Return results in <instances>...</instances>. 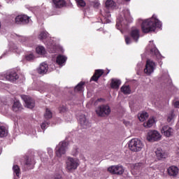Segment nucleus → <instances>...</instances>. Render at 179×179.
Instances as JSON below:
<instances>
[{
	"label": "nucleus",
	"instance_id": "obj_5",
	"mask_svg": "<svg viewBox=\"0 0 179 179\" xmlns=\"http://www.w3.org/2000/svg\"><path fill=\"white\" fill-rule=\"evenodd\" d=\"M96 113L98 117H108L111 113V108L108 105H101L96 108Z\"/></svg>",
	"mask_w": 179,
	"mask_h": 179
},
{
	"label": "nucleus",
	"instance_id": "obj_28",
	"mask_svg": "<svg viewBox=\"0 0 179 179\" xmlns=\"http://www.w3.org/2000/svg\"><path fill=\"white\" fill-rule=\"evenodd\" d=\"M8 136V129L5 126H0V138Z\"/></svg>",
	"mask_w": 179,
	"mask_h": 179
},
{
	"label": "nucleus",
	"instance_id": "obj_9",
	"mask_svg": "<svg viewBox=\"0 0 179 179\" xmlns=\"http://www.w3.org/2000/svg\"><path fill=\"white\" fill-rule=\"evenodd\" d=\"M108 171L111 174H116L117 176H121L124 174V167L121 165L111 166L108 168Z\"/></svg>",
	"mask_w": 179,
	"mask_h": 179
},
{
	"label": "nucleus",
	"instance_id": "obj_54",
	"mask_svg": "<svg viewBox=\"0 0 179 179\" xmlns=\"http://www.w3.org/2000/svg\"><path fill=\"white\" fill-rule=\"evenodd\" d=\"M14 179H16V178H14Z\"/></svg>",
	"mask_w": 179,
	"mask_h": 179
},
{
	"label": "nucleus",
	"instance_id": "obj_12",
	"mask_svg": "<svg viewBox=\"0 0 179 179\" xmlns=\"http://www.w3.org/2000/svg\"><path fill=\"white\" fill-rule=\"evenodd\" d=\"M30 22V17L26 15H17L15 17V23L17 24H20L22 23V24H27Z\"/></svg>",
	"mask_w": 179,
	"mask_h": 179
},
{
	"label": "nucleus",
	"instance_id": "obj_49",
	"mask_svg": "<svg viewBox=\"0 0 179 179\" xmlns=\"http://www.w3.org/2000/svg\"><path fill=\"white\" fill-rule=\"evenodd\" d=\"M26 40H27V38H26V37H24V36H22L21 37V41H26Z\"/></svg>",
	"mask_w": 179,
	"mask_h": 179
},
{
	"label": "nucleus",
	"instance_id": "obj_35",
	"mask_svg": "<svg viewBox=\"0 0 179 179\" xmlns=\"http://www.w3.org/2000/svg\"><path fill=\"white\" fill-rule=\"evenodd\" d=\"M78 8H85L86 6V2L85 0H75Z\"/></svg>",
	"mask_w": 179,
	"mask_h": 179
},
{
	"label": "nucleus",
	"instance_id": "obj_43",
	"mask_svg": "<svg viewBox=\"0 0 179 179\" xmlns=\"http://www.w3.org/2000/svg\"><path fill=\"white\" fill-rule=\"evenodd\" d=\"M10 51L16 52L17 51L16 50H17V46L13 45V46H11L10 48Z\"/></svg>",
	"mask_w": 179,
	"mask_h": 179
},
{
	"label": "nucleus",
	"instance_id": "obj_2",
	"mask_svg": "<svg viewBox=\"0 0 179 179\" xmlns=\"http://www.w3.org/2000/svg\"><path fill=\"white\" fill-rule=\"evenodd\" d=\"M131 20V13L129 10H124L122 15H120L117 19L116 28L117 30H121L122 27H125Z\"/></svg>",
	"mask_w": 179,
	"mask_h": 179
},
{
	"label": "nucleus",
	"instance_id": "obj_48",
	"mask_svg": "<svg viewBox=\"0 0 179 179\" xmlns=\"http://www.w3.org/2000/svg\"><path fill=\"white\" fill-rule=\"evenodd\" d=\"M105 16L106 17H110V16H111V15L110 14V12H107L106 14L105 15Z\"/></svg>",
	"mask_w": 179,
	"mask_h": 179
},
{
	"label": "nucleus",
	"instance_id": "obj_40",
	"mask_svg": "<svg viewBox=\"0 0 179 179\" xmlns=\"http://www.w3.org/2000/svg\"><path fill=\"white\" fill-rule=\"evenodd\" d=\"M78 153H79V149L77 147H76L72 152V155L73 156H78Z\"/></svg>",
	"mask_w": 179,
	"mask_h": 179
},
{
	"label": "nucleus",
	"instance_id": "obj_4",
	"mask_svg": "<svg viewBox=\"0 0 179 179\" xmlns=\"http://www.w3.org/2000/svg\"><path fill=\"white\" fill-rule=\"evenodd\" d=\"M69 143L66 141H61L55 148V154L57 157H62L63 155L66 153Z\"/></svg>",
	"mask_w": 179,
	"mask_h": 179
},
{
	"label": "nucleus",
	"instance_id": "obj_36",
	"mask_svg": "<svg viewBox=\"0 0 179 179\" xmlns=\"http://www.w3.org/2000/svg\"><path fill=\"white\" fill-rule=\"evenodd\" d=\"M176 117V115L174 114L173 111H171L169 115L167 117V121L169 122H173L174 121V118Z\"/></svg>",
	"mask_w": 179,
	"mask_h": 179
},
{
	"label": "nucleus",
	"instance_id": "obj_22",
	"mask_svg": "<svg viewBox=\"0 0 179 179\" xmlns=\"http://www.w3.org/2000/svg\"><path fill=\"white\" fill-rule=\"evenodd\" d=\"M13 173L14 177H17L18 178H20V174H22V172L20 171V167H19L18 165L13 166Z\"/></svg>",
	"mask_w": 179,
	"mask_h": 179
},
{
	"label": "nucleus",
	"instance_id": "obj_6",
	"mask_svg": "<svg viewBox=\"0 0 179 179\" xmlns=\"http://www.w3.org/2000/svg\"><path fill=\"white\" fill-rule=\"evenodd\" d=\"M79 167V159L71 157H67L66 161V169L68 171H72V170H76Z\"/></svg>",
	"mask_w": 179,
	"mask_h": 179
},
{
	"label": "nucleus",
	"instance_id": "obj_13",
	"mask_svg": "<svg viewBox=\"0 0 179 179\" xmlns=\"http://www.w3.org/2000/svg\"><path fill=\"white\" fill-rule=\"evenodd\" d=\"M161 132L166 138H170V136H173L174 129L169 126H164L161 130Z\"/></svg>",
	"mask_w": 179,
	"mask_h": 179
},
{
	"label": "nucleus",
	"instance_id": "obj_10",
	"mask_svg": "<svg viewBox=\"0 0 179 179\" xmlns=\"http://www.w3.org/2000/svg\"><path fill=\"white\" fill-rule=\"evenodd\" d=\"M5 78L9 82H16L19 79V76L16 71L13 70H9L4 74Z\"/></svg>",
	"mask_w": 179,
	"mask_h": 179
},
{
	"label": "nucleus",
	"instance_id": "obj_1",
	"mask_svg": "<svg viewBox=\"0 0 179 179\" xmlns=\"http://www.w3.org/2000/svg\"><path fill=\"white\" fill-rule=\"evenodd\" d=\"M156 27L162 28V22L156 18V15H152V17L145 20L141 24V29L143 33H149L150 31H155Z\"/></svg>",
	"mask_w": 179,
	"mask_h": 179
},
{
	"label": "nucleus",
	"instance_id": "obj_20",
	"mask_svg": "<svg viewBox=\"0 0 179 179\" xmlns=\"http://www.w3.org/2000/svg\"><path fill=\"white\" fill-rule=\"evenodd\" d=\"M168 173L169 174V176H171L172 177H176V176L178 174V168L174 166H170L168 169Z\"/></svg>",
	"mask_w": 179,
	"mask_h": 179
},
{
	"label": "nucleus",
	"instance_id": "obj_17",
	"mask_svg": "<svg viewBox=\"0 0 179 179\" xmlns=\"http://www.w3.org/2000/svg\"><path fill=\"white\" fill-rule=\"evenodd\" d=\"M103 73H104V71L101 69L96 70L94 74L91 78L90 80H93L94 82H97L99 80V78L101 76H102Z\"/></svg>",
	"mask_w": 179,
	"mask_h": 179
},
{
	"label": "nucleus",
	"instance_id": "obj_7",
	"mask_svg": "<svg viewBox=\"0 0 179 179\" xmlns=\"http://www.w3.org/2000/svg\"><path fill=\"white\" fill-rule=\"evenodd\" d=\"M155 69H156V63L153 60L147 59L144 73L149 76L155 72Z\"/></svg>",
	"mask_w": 179,
	"mask_h": 179
},
{
	"label": "nucleus",
	"instance_id": "obj_23",
	"mask_svg": "<svg viewBox=\"0 0 179 179\" xmlns=\"http://www.w3.org/2000/svg\"><path fill=\"white\" fill-rule=\"evenodd\" d=\"M121 85V80L118 79H112L110 86L112 89H118Z\"/></svg>",
	"mask_w": 179,
	"mask_h": 179
},
{
	"label": "nucleus",
	"instance_id": "obj_24",
	"mask_svg": "<svg viewBox=\"0 0 179 179\" xmlns=\"http://www.w3.org/2000/svg\"><path fill=\"white\" fill-rule=\"evenodd\" d=\"M13 110L17 113V111H20L22 110V103L19 101H14L13 105Z\"/></svg>",
	"mask_w": 179,
	"mask_h": 179
},
{
	"label": "nucleus",
	"instance_id": "obj_34",
	"mask_svg": "<svg viewBox=\"0 0 179 179\" xmlns=\"http://www.w3.org/2000/svg\"><path fill=\"white\" fill-rule=\"evenodd\" d=\"M105 5L106 8H114L115 6V2L113 0H107Z\"/></svg>",
	"mask_w": 179,
	"mask_h": 179
},
{
	"label": "nucleus",
	"instance_id": "obj_38",
	"mask_svg": "<svg viewBox=\"0 0 179 179\" xmlns=\"http://www.w3.org/2000/svg\"><path fill=\"white\" fill-rule=\"evenodd\" d=\"M25 59H27V61H33V59H34V55L32 53L27 55L25 56Z\"/></svg>",
	"mask_w": 179,
	"mask_h": 179
},
{
	"label": "nucleus",
	"instance_id": "obj_18",
	"mask_svg": "<svg viewBox=\"0 0 179 179\" xmlns=\"http://www.w3.org/2000/svg\"><path fill=\"white\" fill-rule=\"evenodd\" d=\"M155 154L158 159H166L167 157V153L164 152L162 148H159L155 151Z\"/></svg>",
	"mask_w": 179,
	"mask_h": 179
},
{
	"label": "nucleus",
	"instance_id": "obj_50",
	"mask_svg": "<svg viewBox=\"0 0 179 179\" xmlns=\"http://www.w3.org/2000/svg\"><path fill=\"white\" fill-rule=\"evenodd\" d=\"M176 155H179V147H177L176 150Z\"/></svg>",
	"mask_w": 179,
	"mask_h": 179
},
{
	"label": "nucleus",
	"instance_id": "obj_15",
	"mask_svg": "<svg viewBox=\"0 0 179 179\" xmlns=\"http://www.w3.org/2000/svg\"><path fill=\"white\" fill-rule=\"evenodd\" d=\"M79 122L84 128H89V127H90V123H89V121H87V119H86V115H81L80 116Z\"/></svg>",
	"mask_w": 179,
	"mask_h": 179
},
{
	"label": "nucleus",
	"instance_id": "obj_11",
	"mask_svg": "<svg viewBox=\"0 0 179 179\" xmlns=\"http://www.w3.org/2000/svg\"><path fill=\"white\" fill-rule=\"evenodd\" d=\"M21 99L24 101L25 107L27 108H34L36 103L33 99H31L30 96L27 95H21Z\"/></svg>",
	"mask_w": 179,
	"mask_h": 179
},
{
	"label": "nucleus",
	"instance_id": "obj_8",
	"mask_svg": "<svg viewBox=\"0 0 179 179\" xmlns=\"http://www.w3.org/2000/svg\"><path fill=\"white\" fill-rule=\"evenodd\" d=\"M162 139V135L156 130L150 131L148 133L147 141L148 142H157Z\"/></svg>",
	"mask_w": 179,
	"mask_h": 179
},
{
	"label": "nucleus",
	"instance_id": "obj_29",
	"mask_svg": "<svg viewBox=\"0 0 179 179\" xmlns=\"http://www.w3.org/2000/svg\"><path fill=\"white\" fill-rule=\"evenodd\" d=\"M36 54H38V55H45V48L41 45L36 47Z\"/></svg>",
	"mask_w": 179,
	"mask_h": 179
},
{
	"label": "nucleus",
	"instance_id": "obj_39",
	"mask_svg": "<svg viewBox=\"0 0 179 179\" xmlns=\"http://www.w3.org/2000/svg\"><path fill=\"white\" fill-rule=\"evenodd\" d=\"M49 125H50V123L48 122H43L41 125V128L42 129H45L48 128Z\"/></svg>",
	"mask_w": 179,
	"mask_h": 179
},
{
	"label": "nucleus",
	"instance_id": "obj_25",
	"mask_svg": "<svg viewBox=\"0 0 179 179\" xmlns=\"http://www.w3.org/2000/svg\"><path fill=\"white\" fill-rule=\"evenodd\" d=\"M55 8H64L65 6V0H53Z\"/></svg>",
	"mask_w": 179,
	"mask_h": 179
},
{
	"label": "nucleus",
	"instance_id": "obj_42",
	"mask_svg": "<svg viewBox=\"0 0 179 179\" xmlns=\"http://www.w3.org/2000/svg\"><path fill=\"white\" fill-rule=\"evenodd\" d=\"M125 42H126V44H131V38L129 37H125Z\"/></svg>",
	"mask_w": 179,
	"mask_h": 179
},
{
	"label": "nucleus",
	"instance_id": "obj_41",
	"mask_svg": "<svg viewBox=\"0 0 179 179\" xmlns=\"http://www.w3.org/2000/svg\"><path fill=\"white\" fill-rule=\"evenodd\" d=\"M93 6L94 8H99V6H100V3L99 2V1L95 0L93 1Z\"/></svg>",
	"mask_w": 179,
	"mask_h": 179
},
{
	"label": "nucleus",
	"instance_id": "obj_19",
	"mask_svg": "<svg viewBox=\"0 0 179 179\" xmlns=\"http://www.w3.org/2000/svg\"><path fill=\"white\" fill-rule=\"evenodd\" d=\"M131 37H132L133 40L137 43L138 40H139V29L135 28L133 29L131 31Z\"/></svg>",
	"mask_w": 179,
	"mask_h": 179
},
{
	"label": "nucleus",
	"instance_id": "obj_33",
	"mask_svg": "<svg viewBox=\"0 0 179 179\" xmlns=\"http://www.w3.org/2000/svg\"><path fill=\"white\" fill-rule=\"evenodd\" d=\"M48 33L47 31H42L38 36L39 40H45V38H48Z\"/></svg>",
	"mask_w": 179,
	"mask_h": 179
},
{
	"label": "nucleus",
	"instance_id": "obj_3",
	"mask_svg": "<svg viewBox=\"0 0 179 179\" xmlns=\"http://www.w3.org/2000/svg\"><path fill=\"white\" fill-rule=\"evenodd\" d=\"M143 146V143L138 138H133L129 142V148L131 152H141Z\"/></svg>",
	"mask_w": 179,
	"mask_h": 179
},
{
	"label": "nucleus",
	"instance_id": "obj_44",
	"mask_svg": "<svg viewBox=\"0 0 179 179\" xmlns=\"http://www.w3.org/2000/svg\"><path fill=\"white\" fill-rule=\"evenodd\" d=\"M59 111L62 113H65V111H66V108H65V106H62L59 108Z\"/></svg>",
	"mask_w": 179,
	"mask_h": 179
},
{
	"label": "nucleus",
	"instance_id": "obj_21",
	"mask_svg": "<svg viewBox=\"0 0 179 179\" xmlns=\"http://www.w3.org/2000/svg\"><path fill=\"white\" fill-rule=\"evenodd\" d=\"M150 54L153 55V57H156L157 59H162V57L160 54V52H159V50L156 48V47H154L150 49Z\"/></svg>",
	"mask_w": 179,
	"mask_h": 179
},
{
	"label": "nucleus",
	"instance_id": "obj_47",
	"mask_svg": "<svg viewBox=\"0 0 179 179\" xmlns=\"http://www.w3.org/2000/svg\"><path fill=\"white\" fill-rule=\"evenodd\" d=\"M174 107H176V108H179V101L175 102Z\"/></svg>",
	"mask_w": 179,
	"mask_h": 179
},
{
	"label": "nucleus",
	"instance_id": "obj_27",
	"mask_svg": "<svg viewBox=\"0 0 179 179\" xmlns=\"http://www.w3.org/2000/svg\"><path fill=\"white\" fill-rule=\"evenodd\" d=\"M149 117V114L147 112H143L141 113H138V118L139 121L143 122Z\"/></svg>",
	"mask_w": 179,
	"mask_h": 179
},
{
	"label": "nucleus",
	"instance_id": "obj_37",
	"mask_svg": "<svg viewBox=\"0 0 179 179\" xmlns=\"http://www.w3.org/2000/svg\"><path fill=\"white\" fill-rule=\"evenodd\" d=\"M44 117L45 118H46V120H50V118H52V113H51V110L46 109Z\"/></svg>",
	"mask_w": 179,
	"mask_h": 179
},
{
	"label": "nucleus",
	"instance_id": "obj_32",
	"mask_svg": "<svg viewBox=\"0 0 179 179\" xmlns=\"http://www.w3.org/2000/svg\"><path fill=\"white\" fill-rule=\"evenodd\" d=\"M83 86H85V82H80L74 88L75 92H83Z\"/></svg>",
	"mask_w": 179,
	"mask_h": 179
},
{
	"label": "nucleus",
	"instance_id": "obj_53",
	"mask_svg": "<svg viewBox=\"0 0 179 179\" xmlns=\"http://www.w3.org/2000/svg\"><path fill=\"white\" fill-rule=\"evenodd\" d=\"M0 27H1V23H0Z\"/></svg>",
	"mask_w": 179,
	"mask_h": 179
},
{
	"label": "nucleus",
	"instance_id": "obj_51",
	"mask_svg": "<svg viewBox=\"0 0 179 179\" xmlns=\"http://www.w3.org/2000/svg\"><path fill=\"white\" fill-rule=\"evenodd\" d=\"M2 153V148H0V155Z\"/></svg>",
	"mask_w": 179,
	"mask_h": 179
},
{
	"label": "nucleus",
	"instance_id": "obj_52",
	"mask_svg": "<svg viewBox=\"0 0 179 179\" xmlns=\"http://www.w3.org/2000/svg\"><path fill=\"white\" fill-rule=\"evenodd\" d=\"M125 1H131V0H125Z\"/></svg>",
	"mask_w": 179,
	"mask_h": 179
},
{
	"label": "nucleus",
	"instance_id": "obj_46",
	"mask_svg": "<svg viewBox=\"0 0 179 179\" xmlns=\"http://www.w3.org/2000/svg\"><path fill=\"white\" fill-rule=\"evenodd\" d=\"M54 179H62V176L60 174H57L55 176Z\"/></svg>",
	"mask_w": 179,
	"mask_h": 179
},
{
	"label": "nucleus",
	"instance_id": "obj_26",
	"mask_svg": "<svg viewBox=\"0 0 179 179\" xmlns=\"http://www.w3.org/2000/svg\"><path fill=\"white\" fill-rule=\"evenodd\" d=\"M66 57L60 55L57 56L56 62L58 65H62V64H65V62H66Z\"/></svg>",
	"mask_w": 179,
	"mask_h": 179
},
{
	"label": "nucleus",
	"instance_id": "obj_45",
	"mask_svg": "<svg viewBox=\"0 0 179 179\" xmlns=\"http://www.w3.org/2000/svg\"><path fill=\"white\" fill-rule=\"evenodd\" d=\"M48 152L49 153L50 156H52V153H54V152L52 151V149L51 148L48 149Z\"/></svg>",
	"mask_w": 179,
	"mask_h": 179
},
{
	"label": "nucleus",
	"instance_id": "obj_31",
	"mask_svg": "<svg viewBox=\"0 0 179 179\" xmlns=\"http://www.w3.org/2000/svg\"><path fill=\"white\" fill-rule=\"evenodd\" d=\"M121 92L124 93V94H129L131 93V88L129 85H124L121 87Z\"/></svg>",
	"mask_w": 179,
	"mask_h": 179
},
{
	"label": "nucleus",
	"instance_id": "obj_14",
	"mask_svg": "<svg viewBox=\"0 0 179 179\" xmlns=\"http://www.w3.org/2000/svg\"><path fill=\"white\" fill-rule=\"evenodd\" d=\"M37 72L39 75H45L48 72V64L45 62L41 63L37 69Z\"/></svg>",
	"mask_w": 179,
	"mask_h": 179
},
{
	"label": "nucleus",
	"instance_id": "obj_16",
	"mask_svg": "<svg viewBox=\"0 0 179 179\" xmlns=\"http://www.w3.org/2000/svg\"><path fill=\"white\" fill-rule=\"evenodd\" d=\"M36 164V161L34 160V157H27L25 165L27 166V169L31 170V169H34V165Z\"/></svg>",
	"mask_w": 179,
	"mask_h": 179
},
{
	"label": "nucleus",
	"instance_id": "obj_30",
	"mask_svg": "<svg viewBox=\"0 0 179 179\" xmlns=\"http://www.w3.org/2000/svg\"><path fill=\"white\" fill-rule=\"evenodd\" d=\"M155 124V119L153 117L150 118L147 122L144 123V127L145 128H152Z\"/></svg>",
	"mask_w": 179,
	"mask_h": 179
}]
</instances>
